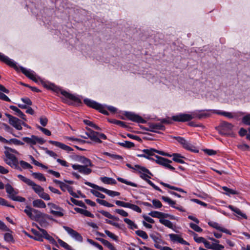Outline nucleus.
<instances>
[{
    "instance_id": "49530a36",
    "label": "nucleus",
    "mask_w": 250,
    "mask_h": 250,
    "mask_svg": "<svg viewBox=\"0 0 250 250\" xmlns=\"http://www.w3.org/2000/svg\"><path fill=\"white\" fill-rule=\"evenodd\" d=\"M58 242L61 246L64 248L66 250H73L72 248L70 246L67 244L66 243L61 240V239H58Z\"/></svg>"
},
{
    "instance_id": "c9c22d12",
    "label": "nucleus",
    "mask_w": 250,
    "mask_h": 250,
    "mask_svg": "<svg viewBox=\"0 0 250 250\" xmlns=\"http://www.w3.org/2000/svg\"><path fill=\"white\" fill-rule=\"evenodd\" d=\"M117 180L119 181V182H120L122 183H124V184H125L127 185H129V186H132L133 187H138V185L135 183H133V182H132L131 181H128L127 180H126V179H125L123 178H121V177H118L117 178Z\"/></svg>"
},
{
    "instance_id": "7ed1b4c3",
    "label": "nucleus",
    "mask_w": 250,
    "mask_h": 250,
    "mask_svg": "<svg viewBox=\"0 0 250 250\" xmlns=\"http://www.w3.org/2000/svg\"><path fill=\"white\" fill-rule=\"evenodd\" d=\"M136 156L138 157L145 158L150 161H155L157 164L163 166L165 168H167L171 171L177 172L175 170V168L170 165V164L172 163V161L168 159L159 156L158 155L155 156V157L156 158V159H155L153 158H148V156H146V155L145 154V153L138 154L136 155Z\"/></svg>"
},
{
    "instance_id": "6e6d98bb",
    "label": "nucleus",
    "mask_w": 250,
    "mask_h": 250,
    "mask_svg": "<svg viewBox=\"0 0 250 250\" xmlns=\"http://www.w3.org/2000/svg\"><path fill=\"white\" fill-rule=\"evenodd\" d=\"M189 227L196 232H201L203 231V229L201 228L194 223H190Z\"/></svg>"
},
{
    "instance_id": "9d476101",
    "label": "nucleus",
    "mask_w": 250,
    "mask_h": 250,
    "mask_svg": "<svg viewBox=\"0 0 250 250\" xmlns=\"http://www.w3.org/2000/svg\"><path fill=\"white\" fill-rule=\"evenodd\" d=\"M84 184L90 187H91L94 189H95L97 190H99L103 192H104L105 194H107L108 195H109L111 197L118 196L120 195V193L119 192L115 191H113V190H111L106 189L105 188L99 186L94 184L91 183L89 182L85 181V182H84Z\"/></svg>"
},
{
    "instance_id": "9b49d317",
    "label": "nucleus",
    "mask_w": 250,
    "mask_h": 250,
    "mask_svg": "<svg viewBox=\"0 0 250 250\" xmlns=\"http://www.w3.org/2000/svg\"><path fill=\"white\" fill-rule=\"evenodd\" d=\"M24 212L31 219H34L38 221L39 219L41 218L43 216V213L37 209L32 208L29 206H26Z\"/></svg>"
},
{
    "instance_id": "1a4fd4ad",
    "label": "nucleus",
    "mask_w": 250,
    "mask_h": 250,
    "mask_svg": "<svg viewBox=\"0 0 250 250\" xmlns=\"http://www.w3.org/2000/svg\"><path fill=\"white\" fill-rule=\"evenodd\" d=\"M17 177L22 181L29 186H32L34 191L39 196L44 190V189L40 185H37L30 179L27 178L21 174L18 175Z\"/></svg>"
},
{
    "instance_id": "58836bf2",
    "label": "nucleus",
    "mask_w": 250,
    "mask_h": 250,
    "mask_svg": "<svg viewBox=\"0 0 250 250\" xmlns=\"http://www.w3.org/2000/svg\"><path fill=\"white\" fill-rule=\"evenodd\" d=\"M124 221L125 223H126L129 226V229H138L137 225L136 224H135L130 219L127 218H125L124 219Z\"/></svg>"
},
{
    "instance_id": "bb28decb",
    "label": "nucleus",
    "mask_w": 250,
    "mask_h": 250,
    "mask_svg": "<svg viewBox=\"0 0 250 250\" xmlns=\"http://www.w3.org/2000/svg\"><path fill=\"white\" fill-rule=\"evenodd\" d=\"M77 161L83 163L84 165H89V167H92L93 165L92 163L91 160L83 156L77 155Z\"/></svg>"
},
{
    "instance_id": "603ef678",
    "label": "nucleus",
    "mask_w": 250,
    "mask_h": 250,
    "mask_svg": "<svg viewBox=\"0 0 250 250\" xmlns=\"http://www.w3.org/2000/svg\"><path fill=\"white\" fill-rule=\"evenodd\" d=\"M115 203L117 205H118L119 206L122 207L124 208H130V206L131 204V203H126V202H124L123 201H119V200L115 201Z\"/></svg>"
},
{
    "instance_id": "8fccbe9b",
    "label": "nucleus",
    "mask_w": 250,
    "mask_h": 250,
    "mask_svg": "<svg viewBox=\"0 0 250 250\" xmlns=\"http://www.w3.org/2000/svg\"><path fill=\"white\" fill-rule=\"evenodd\" d=\"M135 233L138 236H140V237L144 239H147L148 238V235L147 233L142 230H137L135 231Z\"/></svg>"
},
{
    "instance_id": "ea45409f",
    "label": "nucleus",
    "mask_w": 250,
    "mask_h": 250,
    "mask_svg": "<svg viewBox=\"0 0 250 250\" xmlns=\"http://www.w3.org/2000/svg\"><path fill=\"white\" fill-rule=\"evenodd\" d=\"M159 222L160 223L164 225L166 227H167L170 229H174L173 224L169 220H167V219H161L159 220Z\"/></svg>"
},
{
    "instance_id": "39448f33",
    "label": "nucleus",
    "mask_w": 250,
    "mask_h": 250,
    "mask_svg": "<svg viewBox=\"0 0 250 250\" xmlns=\"http://www.w3.org/2000/svg\"><path fill=\"white\" fill-rule=\"evenodd\" d=\"M83 103L88 107L97 110L105 115H109L108 112L104 109L103 105L95 101L88 98H85L83 100Z\"/></svg>"
},
{
    "instance_id": "423d86ee",
    "label": "nucleus",
    "mask_w": 250,
    "mask_h": 250,
    "mask_svg": "<svg viewBox=\"0 0 250 250\" xmlns=\"http://www.w3.org/2000/svg\"><path fill=\"white\" fill-rule=\"evenodd\" d=\"M173 138L176 140L185 149L192 152L198 153L199 152V150L187 141L185 138L180 136H174Z\"/></svg>"
},
{
    "instance_id": "b1692460",
    "label": "nucleus",
    "mask_w": 250,
    "mask_h": 250,
    "mask_svg": "<svg viewBox=\"0 0 250 250\" xmlns=\"http://www.w3.org/2000/svg\"><path fill=\"white\" fill-rule=\"evenodd\" d=\"M38 229L40 230V231L43 233V238L46 239V240H48L49 242L52 245H54L55 246L57 247H59V245H58L57 243L55 241V240L49 234H48L47 231L43 229H41L39 228L38 226H37Z\"/></svg>"
},
{
    "instance_id": "412c9836",
    "label": "nucleus",
    "mask_w": 250,
    "mask_h": 250,
    "mask_svg": "<svg viewBox=\"0 0 250 250\" xmlns=\"http://www.w3.org/2000/svg\"><path fill=\"white\" fill-rule=\"evenodd\" d=\"M138 171L139 173H141V175H140V177L141 178L145 180L148 183L150 186H151L155 190L161 192L163 193V191L157 186L155 185L151 181L149 180L148 179L151 178V177L149 176L148 175L145 174V173H142L141 172V170H138Z\"/></svg>"
},
{
    "instance_id": "aec40b11",
    "label": "nucleus",
    "mask_w": 250,
    "mask_h": 250,
    "mask_svg": "<svg viewBox=\"0 0 250 250\" xmlns=\"http://www.w3.org/2000/svg\"><path fill=\"white\" fill-rule=\"evenodd\" d=\"M63 228L64 229V230L67 231V232L71 235L72 237H73L74 239H75L76 240L80 242H82L83 241V238L82 235L78 233L76 230L73 229H72L67 227V226H63Z\"/></svg>"
},
{
    "instance_id": "2eb2a0df",
    "label": "nucleus",
    "mask_w": 250,
    "mask_h": 250,
    "mask_svg": "<svg viewBox=\"0 0 250 250\" xmlns=\"http://www.w3.org/2000/svg\"><path fill=\"white\" fill-rule=\"evenodd\" d=\"M234 125L226 121H223L218 126L219 128V133L222 135H229V132L231 131Z\"/></svg>"
},
{
    "instance_id": "cd10ccee",
    "label": "nucleus",
    "mask_w": 250,
    "mask_h": 250,
    "mask_svg": "<svg viewBox=\"0 0 250 250\" xmlns=\"http://www.w3.org/2000/svg\"><path fill=\"white\" fill-rule=\"evenodd\" d=\"M159 183L165 187H166L170 189L174 190L180 192L187 193V192L185 191L183 188H180L176 187L175 186H171L168 184L165 183L161 181H159Z\"/></svg>"
},
{
    "instance_id": "c85d7f7f",
    "label": "nucleus",
    "mask_w": 250,
    "mask_h": 250,
    "mask_svg": "<svg viewBox=\"0 0 250 250\" xmlns=\"http://www.w3.org/2000/svg\"><path fill=\"white\" fill-rule=\"evenodd\" d=\"M172 160L175 162L179 163V164H185V162L182 159L183 158H185V157L182 156L180 153H174L172 154Z\"/></svg>"
},
{
    "instance_id": "72a5a7b5",
    "label": "nucleus",
    "mask_w": 250,
    "mask_h": 250,
    "mask_svg": "<svg viewBox=\"0 0 250 250\" xmlns=\"http://www.w3.org/2000/svg\"><path fill=\"white\" fill-rule=\"evenodd\" d=\"M33 206L34 207L40 208H46L45 203L41 199H36L33 201Z\"/></svg>"
},
{
    "instance_id": "338daca9",
    "label": "nucleus",
    "mask_w": 250,
    "mask_h": 250,
    "mask_svg": "<svg viewBox=\"0 0 250 250\" xmlns=\"http://www.w3.org/2000/svg\"><path fill=\"white\" fill-rule=\"evenodd\" d=\"M208 225L209 226H210V227H212V228H214V229H217V230H219V231H220V229H221V228H222V227H220V226L219 225V224H218L217 223H216V222H209L208 223Z\"/></svg>"
},
{
    "instance_id": "680f3d73",
    "label": "nucleus",
    "mask_w": 250,
    "mask_h": 250,
    "mask_svg": "<svg viewBox=\"0 0 250 250\" xmlns=\"http://www.w3.org/2000/svg\"><path fill=\"white\" fill-rule=\"evenodd\" d=\"M194 233V240L195 242L198 243H203L204 242L205 240H206L204 237H197V234H196L195 232H193Z\"/></svg>"
},
{
    "instance_id": "052dcab7",
    "label": "nucleus",
    "mask_w": 250,
    "mask_h": 250,
    "mask_svg": "<svg viewBox=\"0 0 250 250\" xmlns=\"http://www.w3.org/2000/svg\"><path fill=\"white\" fill-rule=\"evenodd\" d=\"M0 205L8 207L14 208V206L8 203V202L4 199L0 197Z\"/></svg>"
},
{
    "instance_id": "0eeeda50",
    "label": "nucleus",
    "mask_w": 250,
    "mask_h": 250,
    "mask_svg": "<svg viewBox=\"0 0 250 250\" xmlns=\"http://www.w3.org/2000/svg\"><path fill=\"white\" fill-rule=\"evenodd\" d=\"M6 192L9 195L8 197L14 201L24 202L25 201V198L19 196H15L18 193V191L14 189L13 187L9 184L5 185Z\"/></svg>"
},
{
    "instance_id": "2f4dec72",
    "label": "nucleus",
    "mask_w": 250,
    "mask_h": 250,
    "mask_svg": "<svg viewBox=\"0 0 250 250\" xmlns=\"http://www.w3.org/2000/svg\"><path fill=\"white\" fill-rule=\"evenodd\" d=\"M31 232L32 233L35 235L34 236V240L38 241L40 242H42L43 240V233H40V232L37 231V230L32 229Z\"/></svg>"
},
{
    "instance_id": "bf43d9fd",
    "label": "nucleus",
    "mask_w": 250,
    "mask_h": 250,
    "mask_svg": "<svg viewBox=\"0 0 250 250\" xmlns=\"http://www.w3.org/2000/svg\"><path fill=\"white\" fill-rule=\"evenodd\" d=\"M242 122L245 125H250V114H248L244 116L242 118Z\"/></svg>"
},
{
    "instance_id": "a19ab883",
    "label": "nucleus",
    "mask_w": 250,
    "mask_h": 250,
    "mask_svg": "<svg viewBox=\"0 0 250 250\" xmlns=\"http://www.w3.org/2000/svg\"><path fill=\"white\" fill-rule=\"evenodd\" d=\"M70 201L72 203H73L74 205L76 206L81 207L82 208H87L86 206L82 201L76 200L73 197L70 198Z\"/></svg>"
},
{
    "instance_id": "4c0bfd02",
    "label": "nucleus",
    "mask_w": 250,
    "mask_h": 250,
    "mask_svg": "<svg viewBox=\"0 0 250 250\" xmlns=\"http://www.w3.org/2000/svg\"><path fill=\"white\" fill-rule=\"evenodd\" d=\"M215 114H217L218 115H223V116H225L229 119L234 118V116H233V114L230 112L223 111H220V110H215Z\"/></svg>"
},
{
    "instance_id": "79ce46f5",
    "label": "nucleus",
    "mask_w": 250,
    "mask_h": 250,
    "mask_svg": "<svg viewBox=\"0 0 250 250\" xmlns=\"http://www.w3.org/2000/svg\"><path fill=\"white\" fill-rule=\"evenodd\" d=\"M32 175L36 179H38L39 180L42 182L46 181V178L45 176L41 173L39 172H33L32 173Z\"/></svg>"
},
{
    "instance_id": "0e129e2a",
    "label": "nucleus",
    "mask_w": 250,
    "mask_h": 250,
    "mask_svg": "<svg viewBox=\"0 0 250 250\" xmlns=\"http://www.w3.org/2000/svg\"><path fill=\"white\" fill-rule=\"evenodd\" d=\"M37 128L39 129L41 131H42L44 134H45L47 136H50L51 135V131L45 128L42 127L40 125H38Z\"/></svg>"
},
{
    "instance_id": "a211bd4d",
    "label": "nucleus",
    "mask_w": 250,
    "mask_h": 250,
    "mask_svg": "<svg viewBox=\"0 0 250 250\" xmlns=\"http://www.w3.org/2000/svg\"><path fill=\"white\" fill-rule=\"evenodd\" d=\"M89 165H80L78 164H73L72 167L74 170H78V171L84 175H89L92 172V169L88 168Z\"/></svg>"
},
{
    "instance_id": "f03ea898",
    "label": "nucleus",
    "mask_w": 250,
    "mask_h": 250,
    "mask_svg": "<svg viewBox=\"0 0 250 250\" xmlns=\"http://www.w3.org/2000/svg\"><path fill=\"white\" fill-rule=\"evenodd\" d=\"M0 61L4 62L10 67L13 68L17 71H19V70H20L21 72L29 79L32 80L36 83L37 82V80L35 76L29 70H27L22 66H20L19 67L14 61L0 52Z\"/></svg>"
},
{
    "instance_id": "774afa93",
    "label": "nucleus",
    "mask_w": 250,
    "mask_h": 250,
    "mask_svg": "<svg viewBox=\"0 0 250 250\" xmlns=\"http://www.w3.org/2000/svg\"><path fill=\"white\" fill-rule=\"evenodd\" d=\"M152 202L153 205L156 208H161L163 206L161 202L159 200H157V199H153L152 201Z\"/></svg>"
},
{
    "instance_id": "de8ad7c7",
    "label": "nucleus",
    "mask_w": 250,
    "mask_h": 250,
    "mask_svg": "<svg viewBox=\"0 0 250 250\" xmlns=\"http://www.w3.org/2000/svg\"><path fill=\"white\" fill-rule=\"evenodd\" d=\"M4 239L7 242L14 243L15 242L13 235L10 233H5L4 235Z\"/></svg>"
},
{
    "instance_id": "3c124183",
    "label": "nucleus",
    "mask_w": 250,
    "mask_h": 250,
    "mask_svg": "<svg viewBox=\"0 0 250 250\" xmlns=\"http://www.w3.org/2000/svg\"><path fill=\"white\" fill-rule=\"evenodd\" d=\"M90 192L95 196L101 198V199H104L105 198V196L104 194L101 193V192H99L97 190H94V189H90Z\"/></svg>"
},
{
    "instance_id": "dca6fc26",
    "label": "nucleus",
    "mask_w": 250,
    "mask_h": 250,
    "mask_svg": "<svg viewBox=\"0 0 250 250\" xmlns=\"http://www.w3.org/2000/svg\"><path fill=\"white\" fill-rule=\"evenodd\" d=\"M171 119L175 122H189L193 119L192 112L191 114L180 113L176 115L172 116Z\"/></svg>"
},
{
    "instance_id": "f8f14e48",
    "label": "nucleus",
    "mask_w": 250,
    "mask_h": 250,
    "mask_svg": "<svg viewBox=\"0 0 250 250\" xmlns=\"http://www.w3.org/2000/svg\"><path fill=\"white\" fill-rule=\"evenodd\" d=\"M22 140L30 146L36 145L37 144L42 145L45 142V141L43 138L34 135H31L30 137H22Z\"/></svg>"
},
{
    "instance_id": "473e14b6",
    "label": "nucleus",
    "mask_w": 250,
    "mask_h": 250,
    "mask_svg": "<svg viewBox=\"0 0 250 250\" xmlns=\"http://www.w3.org/2000/svg\"><path fill=\"white\" fill-rule=\"evenodd\" d=\"M117 144L126 148H131L135 146V144L133 142L128 141H125L124 142H118Z\"/></svg>"
},
{
    "instance_id": "5701e85b",
    "label": "nucleus",
    "mask_w": 250,
    "mask_h": 250,
    "mask_svg": "<svg viewBox=\"0 0 250 250\" xmlns=\"http://www.w3.org/2000/svg\"><path fill=\"white\" fill-rule=\"evenodd\" d=\"M161 199L164 202L167 203L173 208H174L181 212L185 211V210L183 208L182 206H175L176 204L175 201L172 200L169 197L163 196H162Z\"/></svg>"
},
{
    "instance_id": "6e6552de",
    "label": "nucleus",
    "mask_w": 250,
    "mask_h": 250,
    "mask_svg": "<svg viewBox=\"0 0 250 250\" xmlns=\"http://www.w3.org/2000/svg\"><path fill=\"white\" fill-rule=\"evenodd\" d=\"M214 109L197 110L192 112L193 119L196 118L199 120L206 119L209 117L211 113H215Z\"/></svg>"
},
{
    "instance_id": "69168bd1",
    "label": "nucleus",
    "mask_w": 250,
    "mask_h": 250,
    "mask_svg": "<svg viewBox=\"0 0 250 250\" xmlns=\"http://www.w3.org/2000/svg\"><path fill=\"white\" fill-rule=\"evenodd\" d=\"M43 149L45 151L46 154L54 159H56L57 154L52 150H48L47 148H43Z\"/></svg>"
},
{
    "instance_id": "37998d69",
    "label": "nucleus",
    "mask_w": 250,
    "mask_h": 250,
    "mask_svg": "<svg viewBox=\"0 0 250 250\" xmlns=\"http://www.w3.org/2000/svg\"><path fill=\"white\" fill-rule=\"evenodd\" d=\"M96 201L99 204L106 207L111 208L114 206L113 204H110L106 201L105 200H101L99 198H97Z\"/></svg>"
},
{
    "instance_id": "5fc2aeb1",
    "label": "nucleus",
    "mask_w": 250,
    "mask_h": 250,
    "mask_svg": "<svg viewBox=\"0 0 250 250\" xmlns=\"http://www.w3.org/2000/svg\"><path fill=\"white\" fill-rule=\"evenodd\" d=\"M2 126L4 127V129L7 131L8 132L12 134L13 136L16 137H19V135H17L13 133V128H11L9 125H7L6 124L3 123Z\"/></svg>"
},
{
    "instance_id": "a878e982",
    "label": "nucleus",
    "mask_w": 250,
    "mask_h": 250,
    "mask_svg": "<svg viewBox=\"0 0 250 250\" xmlns=\"http://www.w3.org/2000/svg\"><path fill=\"white\" fill-rule=\"evenodd\" d=\"M170 239L173 242H177L180 244L186 245H189V244L186 240H184L178 234L171 233L169 235Z\"/></svg>"
},
{
    "instance_id": "20e7f679",
    "label": "nucleus",
    "mask_w": 250,
    "mask_h": 250,
    "mask_svg": "<svg viewBox=\"0 0 250 250\" xmlns=\"http://www.w3.org/2000/svg\"><path fill=\"white\" fill-rule=\"evenodd\" d=\"M4 148L5 149L4 154L6 157V159L4 160L5 162L11 167H17L18 165V159L14 154H11V152L17 154L18 153V151L15 149L6 146H4Z\"/></svg>"
},
{
    "instance_id": "c03bdc74",
    "label": "nucleus",
    "mask_w": 250,
    "mask_h": 250,
    "mask_svg": "<svg viewBox=\"0 0 250 250\" xmlns=\"http://www.w3.org/2000/svg\"><path fill=\"white\" fill-rule=\"evenodd\" d=\"M135 167L137 168L138 170H141L142 171L145 172L146 173V174L148 175L149 176H153L152 173L150 172V171L146 168V167H142L141 166L136 165L135 166Z\"/></svg>"
},
{
    "instance_id": "f704fd0d",
    "label": "nucleus",
    "mask_w": 250,
    "mask_h": 250,
    "mask_svg": "<svg viewBox=\"0 0 250 250\" xmlns=\"http://www.w3.org/2000/svg\"><path fill=\"white\" fill-rule=\"evenodd\" d=\"M142 152L145 153V154L146 155V156H148V158H152L151 156H155V153H156V149L153 148H150L149 149H143Z\"/></svg>"
},
{
    "instance_id": "f3484780",
    "label": "nucleus",
    "mask_w": 250,
    "mask_h": 250,
    "mask_svg": "<svg viewBox=\"0 0 250 250\" xmlns=\"http://www.w3.org/2000/svg\"><path fill=\"white\" fill-rule=\"evenodd\" d=\"M5 115L8 118L9 123L11 125H12L18 130H22V127L21 125V120L8 113H5Z\"/></svg>"
},
{
    "instance_id": "c756f323",
    "label": "nucleus",
    "mask_w": 250,
    "mask_h": 250,
    "mask_svg": "<svg viewBox=\"0 0 250 250\" xmlns=\"http://www.w3.org/2000/svg\"><path fill=\"white\" fill-rule=\"evenodd\" d=\"M228 208L231 211L234 212L237 215H239V216H241L243 218L247 219V218H248L247 215L246 214L243 213L239 208H238L236 207H235L232 205H229Z\"/></svg>"
},
{
    "instance_id": "f257e3e1",
    "label": "nucleus",
    "mask_w": 250,
    "mask_h": 250,
    "mask_svg": "<svg viewBox=\"0 0 250 250\" xmlns=\"http://www.w3.org/2000/svg\"><path fill=\"white\" fill-rule=\"evenodd\" d=\"M41 83L44 87L51 90L57 93H60L65 98L62 99V102L69 105L79 106L82 104L81 100L74 94H71L64 90L61 89L59 87L54 83H49L47 84L45 82L41 81Z\"/></svg>"
},
{
    "instance_id": "e2e57ef3",
    "label": "nucleus",
    "mask_w": 250,
    "mask_h": 250,
    "mask_svg": "<svg viewBox=\"0 0 250 250\" xmlns=\"http://www.w3.org/2000/svg\"><path fill=\"white\" fill-rule=\"evenodd\" d=\"M115 213H117L123 217H127L128 214L127 212L122 209H116L114 210Z\"/></svg>"
},
{
    "instance_id": "864d4df0",
    "label": "nucleus",
    "mask_w": 250,
    "mask_h": 250,
    "mask_svg": "<svg viewBox=\"0 0 250 250\" xmlns=\"http://www.w3.org/2000/svg\"><path fill=\"white\" fill-rule=\"evenodd\" d=\"M104 155H106L107 156L110 157L116 160H122L123 159L122 156L117 155V154H111L107 152H104Z\"/></svg>"
},
{
    "instance_id": "7c9ffc66",
    "label": "nucleus",
    "mask_w": 250,
    "mask_h": 250,
    "mask_svg": "<svg viewBox=\"0 0 250 250\" xmlns=\"http://www.w3.org/2000/svg\"><path fill=\"white\" fill-rule=\"evenodd\" d=\"M100 180L105 184L108 185H114L117 184L116 181L111 177H102L100 178Z\"/></svg>"
},
{
    "instance_id": "13d9d810",
    "label": "nucleus",
    "mask_w": 250,
    "mask_h": 250,
    "mask_svg": "<svg viewBox=\"0 0 250 250\" xmlns=\"http://www.w3.org/2000/svg\"><path fill=\"white\" fill-rule=\"evenodd\" d=\"M20 164L21 166V167L24 169L32 168L33 167L30 164L23 160H21L20 161Z\"/></svg>"
},
{
    "instance_id": "4468645a",
    "label": "nucleus",
    "mask_w": 250,
    "mask_h": 250,
    "mask_svg": "<svg viewBox=\"0 0 250 250\" xmlns=\"http://www.w3.org/2000/svg\"><path fill=\"white\" fill-rule=\"evenodd\" d=\"M150 237L155 242L154 247L155 248L159 249L160 250H173L170 247L165 246L162 247L160 245V244L162 242V240L161 238V235L159 233H152L149 235Z\"/></svg>"
},
{
    "instance_id": "ddd939ff",
    "label": "nucleus",
    "mask_w": 250,
    "mask_h": 250,
    "mask_svg": "<svg viewBox=\"0 0 250 250\" xmlns=\"http://www.w3.org/2000/svg\"><path fill=\"white\" fill-rule=\"evenodd\" d=\"M123 115L127 119L132 122L138 124H145L146 123V120L143 119L140 115L136 114L134 112L125 111Z\"/></svg>"
},
{
    "instance_id": "393cba45",
    "label": "nucleus",
    "mask_w": 250,
    "mask_h": 250,
    "mask_svg": "<svg viewBox=\"0 0 250 250\" xmlns=\"http://www.w3.org/2000/svg\"><path fill=\"white\" fill-rule=\"evenodd\" d=\"M48 143L51 145H54L56 146L59 147L61 149L64 150L67 152H70L73 150V149L70 146H68L59 142L50 140L48 141Z\"/></svg>"
},
{
    "instance_id": "4d7b16f0",
    "label": "nucleus",
    "mask_w": 250,
    "mask_h": 250,
    "mask_svg": "<svg viewBox=\"0 0 250 250\" xmlns=\"http://www.w3.org/2000/svg\"><path fill=\"white\" fill-rule=\"evenodd\" d=\"M104 232L109 237L112 239L113 240L115 241H117L118 240V237L110 232L109 230H105Z\"/></svg>"
},
{
    "instance_id": "4be33fe9",
    "label": "nucleus",
    "mask_w": 250,
    "mask_h": 250,
    "mask_svg": "<svg viewBox=\"0 0 250 250\" xmlns=\"http://www.w3.org/2000/svg\"><path fill=\"white\" fill-rule=\"evenodd\" d=\"M149 127H150L149 131L155 132L157 133H160L159 130L164 131L166 129V127L164 125H162L161 123H149Z\"/></svg>"
},
{
    "instance_id": "a18cd8bd",
    "label": "nucleus",
    "mask_w": 250,
    "mask_h": 250,
    "mask_svg": "<svg viewBox=\"0 0 250 250\" xmlns=\"http://www.w3.org/2000/svg\"><path fill=\"white\" fill-rule=\"evenodd\" d=\"M222 189L227 192L226 194L229 196L230 195H236L238 194V192L237 191L228 188L227 187H223Z\"/></svg>"
},
{
    "instance_id": "6ab92c4d",
    "label": "nucleus",
    "mask_w": 250,
    "mask_h": 250,
    "mask_svg": "<svg viewBox=\"0 0 250 250\" xmlns=\"http://www.w3.org/2000/svg\"><path fill=\"white\" fill-rule=\"evenodd\" d=\"M85 128L87 130L85 132V134L87 135L88 138H90L92 141L96 143L99 144L102 143V141L98 136V134H99L98 132L94 131L88 127H86Z\"/></svg>"
},
{
    "instance_id": "09e8293b",
    "label": "nucleus",
    "mask_w": 250,
    "mask_h": 250,
    "mask_svg": "<svg viewBox=\"0 0 250 250\" xmlns=\"http://www.w3.org/2000/svg\"><path fill=\"white\" fill-rule=\"evenodd\" d=\"M162 212H159L158 211H151L149 213H148V215L151 216L152 217L158 218L160 219H162Z\"/></svg>"
},
{
    "instance_id": "e433bc0d",
    "label": "nucleus",
    "mask_w": 250,
    "mask_h": 250,
    "mask_svg": "<svg viewBox=\"0 0 250 250\" xmlns=\"http://www.w3.org/2000/svg\"><path fill=\"white\" fill-rule=\"evenodd\" d=\"M98 212L101 213L105 217H106L109 219L115 220L116 221H118L119 220L118 217H115V216L110 214L108 212L104 211V210H99Z\"/></svg>"
}]
</instances>
